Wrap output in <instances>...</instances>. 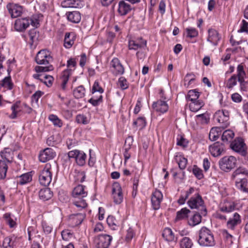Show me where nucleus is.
Listing matches in <instances>:
<instances>
[{"label":"nucleus","mask_w":248,"mask_h":248,"mask_svg":"<svg viewBox=\"0 0 248 248\" xmlns=\"http://www.w3.org/2000/svg\"><path fill=\"white\" fill-rule=\"evenodd\" d=\"M208 34L207 41L214 46H217L221 39V35L218 31L215 29L210 28L208 30Z\"/></svg>","instance_id":"dca6fc26"},{"label":"nucleus","mask_w":248,"mask_h":248,"mask_svg":"<svg viewBox=\"0 0 248 248\" xmlns=\"http://www.w3.org/2000/svg\"><path fill=\"white\" fill-rule=\"evenodd\" d=\"M66 15L69 21L74 23H78V21H77L78 19V12L77 11L67 12L66 13Z\"/></svg>","instance_id":"6e6d98bb"},{"label":"nucleus","mask_w":248,"mask_h":248,"mask_svg":"<svg viewBox=\"0 0 248 248\" xmlns=\"http://www.w3.org/2000/svg\"><path fill=\"white\" fill-rule=\"evenodd\" d=\"M188 142L181 135H178L177 137V145L178 146H182L183 147H186Z\"/></svg>","instance_id":"680f3d73"},{"label":"nucleus","mask_w":248,"mask_h":248,"mask_svg":"<svg viewBox=\"0 0 248 248\" xmlns=\"http://www.w3.org/2000/svg\"><path fill=\"white\" fill-rule=\"evenodd\" d=\"M112 237L108 234H100L94 237V244L96 248H108Z\"/></svg>","instance_id":"39448f33"},{"label":"nucleus","mask_w":248,"mask_h":248,"mask_svg":"<svg viewBox=\"0 0 248 248\" xmlns=\"http://www.w3.org/2000/svg\"><path fill=\"white\" fill-rule=\"evenodd\" d=\"M200 96V93L196 90H190L186 96L187 101H194L197 100Z\"/></svg>","instance_id":"4c0bfd02"},{"label":"nucleus","mask_w":248,"mask_h":248,"mask_svg":"<svg viewBox=\"0 0 248 248\" xmlns=\"http://www.w3.org/2000/svg\"><path fill=\"white\" fill-rule=\"evenodd\" d=\"M77 62L75 59H70L68 60L67 62V66L68 69L64 70L61 77V88L63 90H65L66 87L67 83L69 80L70 76L72 74V71L76 67Z\"/></svg>","instance_id":"7ed1b4c3"},{"label":"nucleus","mask_w":248,"mask_h":248,"mask_svg":"<svg viewBox=\"0 0 248 248\" xmlns=\"http://www.w3.org/2000/svg\"><path fill=\"white\" fill-rule=\"evenodd\" d=\"M162 237L168 242L176 241L177 238L175 236L171 229L169 228H166L163 231Z\"/></svg>","instance_id":"5701e85b"},{"label":"nucleus","mask_w":248,"mask_h":248,"mask_svg":"<svg viewBox=\"0 0 248 248\" xmlns=\"http://www.w3.org/2000/svg\"><path fill=\"white\" fill-rule=\"evenodd\" d=\"M225 145L223 143L217 141L209 147V150L211 154L214 157L220 155L225 152Z\"/></svg>","instance_id":"9d476101"},{"label":"nucleus","mask_w":248,"mask_h":248,"mask_svg":"<svg viewBox=\"0 0 248 248\" xmlns=\"http://www.w3.org/2000/svg\"><path fill=\"white\" fill-rule=\"evenodd\" d=\"M30 25V17L18 18L16 20L14 27L16 31L20 32L24 31Z\"/></svg>","instance_id":"4468645a"},{"label":"nucleus","mask_w":248,"mask_h":248,"mask_svg":"<svg viewBox=\"0 0 248 248\" xmlns=\"http://www.w3.org/2000/svg\"><path fill=\"white\" fill-rule=\"evenodd\" d=\"M98 92L100 93H102L104 92L103 88L100 86L99 82L97 80L95 81L92 87V93Z\"/></svg>","instance_id":"0e129e2a"},{"label":"nucleus","mask_w":248,"mask_h":248,"mask_svg":"<svg viewBox=\"0 0 248 248\" xmlns=\"http://www.w3.org/2000/svg\"><path fill=\"white\" fill-rule=\"evenodd\" d=\"M195 188L193 187H191L188 190L186 191L183 194H181L178 202L179 204H183L185 203L186 200L188 197L192 193L194 192Z\"/></svg>","instance_id":"7c9ffc66"},{"label":"nucleus","mask_w":248,"mask_h":248,"mask_svg":"<svg viewBox=\"0 0 248 248\" xmlns=\"http://www.w3.org/2000/svg\"><path fill=\"white\" fill-rule=\"evenodd\" d=\"M50 165L46 164L39 175V180L42 186H48L52 180V173L50 171Z\"/></svg>","instance_id":"0eeeda50"},{"label":"nucleus","mask_w":248,"mask_h":248,"mask_svg":"<svg viewBox=\"0 0 248 248\" xmlns=\"http://www.w3.org/2000/svg\"><path fill=\"white\" fill-rule=\"evenodd\" d=\"M71 182H73V189L71 192V196L72 197L76 198L78 197V173L77 172V169L75 168L72 171L69 175Z\"/></svg>","instance_id":"6ab92c4d"},{"label":"nucleus","mask_w":248,"mask_h":248,"mask_svg":"<svg viewBox=\"0 0 248 248\" xmlns=\"http://www.w3.org/2000/svg\"><path fill=\"white\" fill-rule=\"evenodd\" d=\"M191 102V103L189 104V108L191 111L193 112L198 111L204 106L203 101L201 100Z\"/></svg>","instance_id":"473e14b6"},{"label":"nucleus","mask_w":248,"mask_h":248,"mask_svg":"<svg viewBox=\"0 0 248 248\" xmlns=\"http://www.w3.org/2000/svg\"><path fill=\"white\" fill-rule=\"evenodd\" d=\"M197 121L202 124H207L209 121V117L207 113H203L196 116Z\"/></svg>","instance_id":"49530a36"},{"label":"nucleus","mask_w":248,"mask_h":248,"mask_svg":"<svg viewBox=\"0 0 248 248\" xmlns=\"http://www.w3.org/2000/svg\"><path fill=\"white\" fill-rule=\"evenodd\" d=\"M222 235L228 245H231L233 243V236L227 230H223L222 231Z\"/></svg>","instance_id":"37998d69"},{"label":"nucleus","mask_w":248,"mask_h":248,"mask_svg":"<svg viewBox=\"0 0 248 248\" xmlns=\"http://www.w3.org/2000/svg\"><path fill=\"white\" fill-rule=\"evenodd\" d=\"M241 222V219L240 215L237 213H235L232 217L229 218L227 222L226 226L228 229L233 231Z\"/></svg>","instance_id":"a211bd4d"},{"label":"nucleus","mask_w":248,"mask_h":248,"mask_svg":"<svg viewBox=\"0 0 248 248\" xmlns=\"http://www.w3.org/2000/svg\"><path fill=\"white\" fill-rule=\"evenodd\" d=\"M238 78L236 74H234L228 80L226 87L228 89H232L237 84Z\"/></svg>","instance_id":"de8ad7c7"},{"label":"nucleus","mask_w":248,"mask_h":248,"mask_svg":"<svg viewBox=\"0 0 248 248\" xmlns=\"http://www.w3.org/2000/svg\"><path fill=\"white\" fill-rule=\"evenodd\" d=\"M67 157L70 161H75L78 163V150H73L69 152L67 154Z\"/></svg>","instance_id":"603ef678"},{"label":"nucleus","mask_w":248,"mask_h":248,"mask_svg":"<svg viewBox=\"0 0 248 248\" xmlns=\"http://www.w3.org/2000/svg\"><path fill=\"white\" fill-rule=\"evenodd\" d=\"M29 35L31 41V45H32L34 42L38 40L39 32L35 29H32L29 31Z\"/></svg>","instance_id":"a19ab883"},{"label":"nucleus","mask_w":248,"mask_h":248,"mask_svg":"<svg viewBox=\"0 0 248 248\" xmlns=\"http://www.w3.org/2000/svg\"><path fill=\"white\" fill-rule=\"evenodd\" d=\"M54 78L52 76L44 74L43 77L40 79V81L44 83L47 87H50L53 83Z\"/></svg>","instance_id":"79ce46f5"},{"label":"nucleus","mask_w":248,"mask_h":248,"mask_svg":"<svg viewBox=\"0 0 248 248\" xmlns=\"http://www.w3.org/2000/svg\"><path fill=\"white\" fill-rule=\"evenodd\" d=\"M245 144L241 138H237L230 144V148L235 152L239 153L242 156H246L247 152L244 149Z\"/></svg>","instance_id":"6e6552de"},{"label":"nucleus","mask_w":248,"mask_h":248,"mask_svg":"<svg viewBox=\"0 0 248 248\" xmlns=\"http://www.w3.org/2000/svg\"><path fill=\"white\" fill-rule=\"evenodd\" d=\"M76 2V0H65L61 3V6L63 8L74 7L73 5Z\"/></svg>","instance_id":"338daca9"},{"label":"nucleus","mask_w":248,"mask_h":248,"mask_svg":"<svg viewBox=\"0 0 248 248\" xmlns=\"http://www.w3.org/2000/svg\"><path fill=\"white\" fill-rule=\"evenodd\" d=\"M8 166L5 160H0V179H4L6 176Z\"/></svg>","instance_id":"58836bf2"},{"label":"nucleus","mask_w":248,"mask_h":248,"mask_svg":"<svg viewBox=\"0 0 248 248\" xmlns=\"http://www.w3.org/2000/svg\"><path fill=\"white\" fill-rule=\"evenodd\" d=\"M236 204L232 202H226L219 207L220 211L225 213H230L235 210Z\"/></svg>","instance_id":"393cba45"},{"label":"nucleus","mask_w":248,"mask_h":248,"mask_svg":"<svg viewBox=\"0 0 248 248\" xmlns=\"http://www.w3.org/2000/svg\"><path fill=\"white\" fill-rule=\"evenodd\" d=\"M117 85L123 90L128 88V83L124 77H121L119 78Z\"/></svg>","instance_id":"3c124183"},{"label":"nucleus","mask_w":248,"mask_h":248,"mask_svg":"<svg viewBox=\"0 0 248 248\" xmlns=\"http://www.w3.org/2000/svg\"><path fill=\"white\" fill-rule=\"evenodd\" d=\"M163 200L162 192L157 189H155L152 194L151 202L153 208L154 210H158L160 206V203Z\"/></svg>","instance_id":"2eb2a0df"},{"label":"nucleus","mask_w":248,"mask_h":248,"mask_svg":"<svg viewBox=\"0 0 248 248\" xmlns=\"http://www.w3.org/2000/svg\"><path fill=\"white\" fill-rule=\"evenodd\" d=\"M179 167L180 170H184L186 166L187 160L183 156H180L177 159Z\"/></svg>","instance_id":"052dcab7"},{"label":"nucleus","mask_w":248,"mask_h":248,"mask_svg":"<svg viewBox=\"0 0 248 248\" xmlns=\"http://www.w3.org/2000/svg\"><path fill=\"white\" fill-rule=\"evenodd\" d=\"M86 157L84 152L78 151V166H82L85 164Z\"/></svg>","instance_id":"bf43d9fd"},{"label":"nucleus","mask_w":248,"mask_h":248,"mask_svg":"<svg viewBox=\"0 0 248 248\" xmlns=\"http://www.w3.org/2000/svg\"><path fill=\"white\" fill-rule=\"evenodd\" d=\"M32 180V175L31 172H28L20 175L17 180V184L20 185H24Z\"/></svg>","instance_id":"c756f323"},{"label":"nucleus","mask_w":248,"mask_h":248,"mask_svg":"<svg viewBox=\"0 0 248 248\" xmlns=\"http://www.w3.org/2000/svg\"><path fill=\"white\" fill-rule=\"evenodd\" d=\"M242 174L248 178V170L244 167H239L232 173V178L235 179L238 175Z\"/></svg>","instance_id":"2f4dec72"},{"label":"nucleus","mask_w":248,"mask_h":248,"mask_svg":"<svg viewBox=\"0 0 248 248\" xmlns=\"http://www.w3.org/2000/svg\"><path fill=\"white\" fill-rule=\"evenodd\" d=\"M112 193L114 202L116 204L121 203L123 200V196L122 191V188L120 184L115 183L112 186Z\"/></svg>","instance_id":"ddd939ff"},{"label":"nucleus","mask_w":248,"mask_h":248,"mask_svg":"<svg viewBox=\"0 0 248 248\" xmlns=\"http://www.w3.org/2000/svg\"><path fill=\"white\" fill-rule=\"evenodd\" d=\"M237 160L233 156H225L221 158L219 162V167L221 170L228 172L234 169L236 165Z\"/></svg>","instance_id":"20e7f679"},{"label":"nucleus","mask_w":248,"mask_h":248,"mask_svg":"<svg viewBox=\"0 0 248 248\" xmlns=\"http://www.w3.org/2000/svg\"><path fill=\"white\" fill-rule=\"evenodd\" d=\"M190 212V211L186 208H183L181 210L177 212L176 220H180L186 218L188 217V214Z\"/></svg>","instance_id":"e433bc0d"},{"label":"nucleus","mask_w":248,"mask_h":248,"mask_svg":"<svg viewBox=\"0 0 248 248\" xmlns=\"http://www.w3.org/2000/svg\"><path fill=\"white\" fill-rule=\"evenodd\" d=\"M44 94V93L40 91H38L36 92L34 94H33L31 96V101H35V103H37L39 99Z\"/></svg>","instance_id":"774afa93"},{"label":"nucleus","mask_w":248,"mask_h":248,"mask_svg":"<svg viewBox=\"0 0 248 248\" xmlns=\"http://www.w3.org/2000/svg\"><path fill=\"white\" fill-rule=\"evenodd\" d=\"M38 194L40 199L43 201H48L53 196L52 191L47 187L41 189Z\"/></svg>","instance_id":"4be33fe9"},{"label":"nucleus","mask_w":248,"mask_h":248,"mask_svg":"<svg viewBox=\"0 0 248 248\" xmlns=\"http://www.w3.org/2000/svg\"><path fill=\"white\" fill-rule=\"evenodd\" d=\"M248 185V180L246 178H241L235 181L236 187L241 191L245 192L247 191V186Z\"/></svg>","instance_id":"72a5a7b5"},{"label":"nucleus","mask_w":248,"mask_h":248,"mask_svg":"<svg viewBox=\"0 0 248 248\" xmlns=\"http://www.w3.org/2000/svg\"><path fill=\"white\" fill-rule=\"evenodd\" d=\"M42 226L43 229V231L46 234H48L51 232L53 229L52 227L48 225L46 221H42Z\"/></svg>","instance_id":"69168bd1"},{"label":"nucleus","mask_w":248,"mask_h":248,"mask_svg":"<svg viewBox=\"0 0 248 248\" xmlns=\"http://www.w3.org/2000/svg\"><path fill=\"white\" fill-rule=\"evenodd\" d=\"M12 237H5L3 240L2 246L4 248H14Z\"/></svg>","instance_id":"4d7b16f0"},{"label":"nucleus","mask_w":248,"mask_h":248,"mask_svg":"<svg viewBox=\"0 0 248 248\" xmlns=\"http://www.w3.org/2000/svg\"><path fill=\"white\" fill-rule=\"evenodd\" d=\"M131 6L130 4L121 0L119 3L118 12L121 16H124L127 14L131 10Z\"/></svg>","instance_id":"b1692460"},{"label":"nucleus","mask_w":248,"mask_h":248,"mask_svg":"<svg viewBox=\"0 0 248 248\" xmlns=\"http://www.w3.org/2000/svg\"><path fill=\"white\" fill-rule=\"evenodd\" d=\"M52 61L51 52L47 49H42L39 51L36 57L35 61L38 64H47Z\"/></svg>","instance_id":"423d86ee"},{"label":"nucleus","mask_w":248,"mask_h":248,"mask_svg":"<svg viewBox=\"0 0 248 248\" xmlns=\"http://www.w3.org/2000/svg\"><path fill=\"white\" fill-rule=\"evenodd\" d=\"M214 119L222 124V127H226L229 125V118L224 117L220 111H217L214 115Z\"/></svg>","instance_id":"412c9836"},{"label":"nucleus","mask_w":248,"mask_h":248,"mask_svg":"<svg viewBox=\"0 0 248 248\" xmlns=\"http://www.w3.org/2000/svg\"><path fill=\"white\" fill-rule=\"evenodd\" d=\"M53 69L52 66H36L35 67L34 70L37 73L47 72Z\"/></svg>","instance_id":"e2e57ef3"},{"label":"nucleus","mask_w":248,"mask_h":248,"mask_svg":"<svg viewBox=\"0 0 248 248\" xmlns=\"http://www.w3.org/2000/svg\"><path fill=\"white\" fill-rule=\"evenodd\" d=\"M48 119L50 121H51L53 123V124L55 126L60 127L62 125V121L59 119L57 116L55 115H50L48 117Z\"/></svg>","instance_id":"8fccbe9b"},{"label":"nucleus","mask_w":248,"mask_h":248,"mask_svg":"<svg viewBox=\"0 0 248 248\" xmlns=\"http://www.w3.org/2000/svg\"><path fill=\"white\" fill-rule=\"evenodd\" d=\"M56 155V152L50 148H46L41 151L39 155V160L45 163L49 160L53 159Z\"/></svg>","instance_id":"9b49d317"},{"label":"nucleus","mask_w":248,"mask_h":248,"mask_svg":"<svg viewBox=\"0 0 248 248\" xmlns=\"http://www.w3.org/2000/svg\"><path fill=\"white\" fill-rule=\"evenodd\" d=\"M218 128H212L209 134V138L211 141L217 140L219 137Z\"/></svg>","instance_id":"c03bdc74"},{"label":"nucleus","mask_w":248,"mask_h":248,"mask_svg":"<svg viewBox=\"0 0 248 248\" xmlns=\"http://www.w3.org/2000/svg\"><path fill=\"white\" fill-rule=\"evenodd\" d=\"M146 46V41L142 38L136 40H130L128 42V47L130 50H137L139 49L144 48Z\"/></svg>","instance_id":"aec40b11"},{"label":"nucleus","mask_w":248,"mask_h":248,"mask_svg":"<svg viewBox=\"0 0 248 248\" xmlns=\"http://www.w3.org/2000/svg\"><path fill=\"white\" fill-rule=\"evenodd\" d=\"M202 215L201 212L195 214L188 221V224L189 225L192 227H194L199 224H200L202 220Z\"/></svg>","instance_id":"bb28decb"},{"label":"nucleus","mask_w":248,"mask_h":248,"mask_svg":"<svg viewBox=\"0 0 248 248\" xmlns=\"http://www.w3.org/2000/svg\"><path fill=\"white\" fill-rule=\"evenodd\" d=\"M192 172L194 175L199 180L203 177L202 170L196 165L194 166Z\"/></svg>","instance_id":"13d9d810"},{"label":"nucleus","mask_w":248,"mask_h":248,"mask_svg":"<svg viewBox=\"0 0 248 248\" xmlns=\"http://www.w3.org/2000/svg\"><path fill=\"white\" fill-rule=\"evenodd\" d=\"M198 244L202 247H209L215 245V241L213 232L206 227H202L199 231Z\"/></svg>","instance_id":"f257e3e1"},{"label":"nucleus","mask_w":248,"mask_h":248,"mask_svg":"<svg viewBox=\"0 0 248 248\" xmlns=\"http://www.w3.org/2000/svg\"><path fill=\"white\" fill-rule=\"evenodd\" d=\"M102 95L101 94L98 97L93 96L89 100V102L93 106H97L102 102Z\"/></svg>","instance_id":"864d4df0"},{"label":"nucleus","mask_w":248,"mask_h":248,"mask_svg":"<svg viewBox=\"0 0 248 248\" xmlns=\"http://www.w3.org/2000/svg\"><path fill=\"white\" fill-rule=\"evenodd\" d=\"M75 36L73 33L67 32L65 33L64 40V46L67 48H70L74 44L73 38Z\"/></svg>","instance_id":"c85d7f7f"},{"label":"nucleus","mask_w":248,"mask_h":248,"mask_svg":"<svg viewBox=\"0 0 248 248\" xmlns=\"http://www.w3.org/2000/svg\"><path fill=\"white\" fill-rule=\"evenodd\" d=\"M13 153L9 148H5L0 153V155L2 158L1 160H5L6 163H11L13 159Z\"/></svg>","instance_id":"a878e982"},{"label":"nucleus","mask_w":248,"mask_h":248,"mask_svg":"<svg viewBox=\"0 0 248 248\" xmlns=\"http://www.w3.org/2000/svg\"><path fill=\"white\" fill-rule=\"evenodd\" d=\"M107 222L109 227L113 230H117L119 227V222L112 216H108L107 218Z\"/></svg>","instance_id":"f704fd0d"},{"label":"nucleus","mask_w":248,"mask_h":248,"mask_svg":"<svg viewBox=\"0 0 248 248\" xmlns=\"http://www.w3.org/2000/svg\"><path fill=\"white\" fill-rule=\"evenodd\" d=\"M192 240L188 237H184L179 241L180 248H192L193 246Z\"/></svg>","instance_id":"cd10ccee"},{"label":"nucleus","mask_w":248,"mask_h":248,"mask_svg":"<svg viewBox=\"0 0 248 248\" xmlns=\"http://www.w3.org/2000/svg\"><path fill=\"white\" fill-rule=\"evenodd\" d=\"M133 125L140 127L143 128L146 125L145 118L143 117H140L137 120L133 122Z\"/></svg>","instance_id":"5fc2aeb1"},{"label":"nucleus","mask_w":248,"mask_h":248,"mask_svg":"<svg viewBox=\"0 0 248 248\" xmlns=\"http://www.w3.org/2000/svg\"><path fill=\"white\" fill-rule=\"evenodd\" d=\"M110 65L111 71L114 75H123L124 73V67L118 58H113L110 62Z\"/></svg>","instance_id":"f8f14e48"},{"label":"nucleus","mask_w":248,"mask_h":248,"mask_svg":"<svg viewBox=\"0 0 248 248\" xmlns=\"http://www.w3.org/2000/svg\"><path fill=\"white\" fill-rule=\"evenodd\" d=\"M234 134L232 131L231 130H227L223 132L221 140L224 142L231 141L233 138Z\"/></svg>","instance_id":"ea45409f"},{"label":"nucleus","mask_w":248,"mask_h":248,"mask_svg":"<svg viewBox=\"0 0 248 248\" xmlns=\"http://www.w3.org/2000/svg\"><path fill=\"white\" fill-rule=\"evenodd\" d=\"M237 78L238 81L244 80L246 76V74L244 70V67L241 64H239L237 67Z\"/></svg>","instance_id":"a18cd8bd"},{"label":"nucleus","mask_w":248,"mask_h":248,"mask_svg":"<svg viewBox=\"0 0 248 248\" xmlns=\"http://www.w3.org/2000/svg\"><path fill=\"white\" fill-rule=\"evenodd\" d=\"M187 203L191 209L198 210L203 216L206 215L207 209L204 201L199 193H195L187 201Z\"/></svg>","instance_id":"f03ea898"},{"label":"nucleus","mask_w":248,"mask_h":248,"mask_svg":"<svg viewBox=\"0 0 248 248\" xmlns=\"http://www.w3.org/2000/svg\"><path fill=\"white\" fill-rule=\"evenodd\" d=\"M2 87L7 88L8 90H11L13 89L14 84L12 81L11 77L10 76L5 77L1 81Z\"/></svg>","instance_id":"c9c22d12"},{"label":"nucleus","mask_w":248,"mask_h":248,"mask_svg":"<svg viewBox=\"0 0 248 248\" xmlns=\"http://www.w3.org/2000/svg\"><path fill=\"white\" fill-rule=\"evenodd\" d=\"M6 8L12 18H17L21 16L23 13V7L14 3H8Z\"/></svg>","instance_id":"1a4fd4ad"},{"label":"nucleus","mask_w":248,"mask_h":248,"mask_svg":"<svg viewBox=\"0 0 248 248\" xmlns=\"http://www.w3.org/2000/svg\"><path fill=\"white\" fill-rule=\"evenodd\" d=\"M153 108L156 112L161 113L166 112L169 109V106L166 101L159 99L154 102L152 104Z\"/></svg>","instance_id":"f3484780"},{"label":"nucleus","mask_w":248,"mask_h":248,"mask_svg":"<svg viewBox=\"0 0 248 248\" xmlns=\"http://www.w3.org/2000/svg\"><path fill=\"white\" fill-rule=\"evenodd\" d=\"M187 33L186 37L190 38H194L198 35V31L194 28L189 27L186 29Z\"/></svg>","instance_id":"09e8293b"}]
</instances>
